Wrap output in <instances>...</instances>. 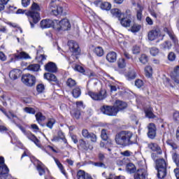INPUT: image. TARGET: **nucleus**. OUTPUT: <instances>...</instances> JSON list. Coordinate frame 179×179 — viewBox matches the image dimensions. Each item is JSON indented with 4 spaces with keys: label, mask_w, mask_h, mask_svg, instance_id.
<instances>
[{
    "label": "nucleus",
    "mask_w": 179,
    "mask_h": 179,
    "mask_svg": "<svg viewBox=\"0 0 179 179\" xmlns=\"http://www.w3.org/2000/svg\"><path fill=\"white\" fill-rule=\"evenodd\" d=\"M115 142L120 146H130L136 143V136L129 131H122L115 136Z\"/></svg>",
    "instance_id": "1"
},
{
    "label": "nucleus",
    "mask_w": 179,
    "mask_h": 179,
    "mask_svg": "<svg viewBox=\"0 0 179 179\" xmlns=\"http://www.w3.org/2000/svg\"><path fill=\"white\" fill-rule=\"evenodd\" d=\"M110 13L113 16L117 17L120 23H134V20H135V16L129 9L126 10L124 13H122L118 8H113L110 10Z\"/></svg>",
    "instance_id": "2"
},
{
    "label": "nucleus",
    "mask_w": 179,
    "mask_h": 179,
    "mask_svg": "<svg viewBox=\"0 0 179 179\" xmlns=\"http://www.w3.org/2000/svg\"><path fill=\"white\" fill-rule=\"evenodd\" d=\"M87 94L94 101H103L107 99V91L104 89H101L98 92L88 91Z\"/></svg>",
    "instance_id": "3"
},
{
    "label": "nucleus",
    "mask_w": 179,
    "mask_h": 179,
    "mask_svg": "<svg viewBox=\"0 0 179 179\" xmlns=\"http://www.w3.org/2000/svg\"><path fill=\"white\" fill-rule=\"evenodd\" d=\"M100 111L102 114L109 115L110 117H115L118 113V110L115 108V106L103 105L100 108Z\"/></svg>",
    "instance_id": "4"
},
{
    "label": "nucleus",
    "mask_w": 179,
    "mask_h": 179,
    "mask_svg": "<svg viewBox=\"0 0 179 179\" xmlns=\"http://www.w3.org/2000/svg\"><path fill=\"white\" fill-rule=\"evenodd\" d=\"M18 127L22 131V132H23L24 135L26 136L27 138L29 139V141L34 142V143H35V145L38 146V148H40V146H41V144L40 143V140H38V138H37V137L34 134H33L31 131H26V129L20 125H18Z\"/></svg>",
    "instance_id": "5"
},
{
    "label": "nucleus",
    "mask_w": 179,
    "mask_h": 179,
    "mask_svg": "<svg viewBox=\"0 0 179 179\" xmlns=\"http://www.w3.org/2000/svg\"><path fill=\"white\" fill-rule=\"evenodd\" d=\"M22 82L27 86H34V85H36V77L29 73L23 75L22 77Z\"/></svg>",
    "instance_id": "6"
},
{
    "label": "nucleus",
    "mask_w": 179,
    "mask_h": 179,
    "mask_svg": "<svg viewBox=\"0 0 179 179\" xmlns=\"http://www.w3.org/2000/svg\"><path fill=\"white\" fill-rule=\"evenodd\" d=\"M68 45L71 52L74 54V55H79L80 54V48H79V45L76 41L72 40L69 41Z\"/></svg>",
    "instance_id": "7"
},
{
    "label": "nucleus",
    "mask_w": 179,
    "mask_h": 179,
    "mask_svg": "<svg viewBox=\"0 0 179 179\" xmlns=\"http://www.w3.org/2000/svg\"><path fill=\"white\" fill-rule=\"evenodd\" d=\"M25 15L29 17V19H32L33 23H38L41 20V17H40V13L34 11H27Z\"/></svg>",
    "instance_id": "8"
},
{
    "label": "nucleus",
    "mask_w": 179,
    "mask_h": 179,
    "mask_svg": "<svg viewBox=\"0 0 179 179\" xmlns=\"http://www.w3.org/2000/svg\"><path fill=\"white\" fill-rule=\"evenodd\" d=\"M82 135L85 139H91V142H97V136L94 133L89 132V130L86 129L82 130Z\"/></svg>",
    "instance_id": "9"
},
{
    "label": "nucleus",
    "mask_w": 179,
    "mask_h": 179,
    "mask_svg": "<svg viewBox=\"0 0 179 179\" xmlns=\"http://www.w3.org/2000/svg\"><path fill=\"white\" fill-rule=\"evenodd\" d=\"M95 6H98L103 10H110L111 9V3L107 1H101V0H96L94 2Z\"/></svg>",
    "instance_id": "10"
},
{
    "label": "nucleus",
    "mask_w": 179,
    "mask_h": 179,
    "mask_svg": "<svg viewBox=\"0 0 179 179\" xmlns=\"http://www.w3.org/2000/svg\"><path fill=\"white\" fill-rule=\"evenodd\" d=\"M39 26L41 29H49V27H52L55 30L61 31V23H40Z\"/></svg>",
    "instance_id": "11"
},
{
    "label": "nucleus",
    "mask_w": 179,
    "mask_h": 179,
    "mask_svg": "<svg viewBox=\"0 0 179 179\" xmlns=\"http://www.w3.org/2000/svg\"><path fill=\"white\" fill-rule=\"evenodd\" d=\"M148 136L150 139H155L156 138V125L154 123H150L148 126Z\"/></svg>",
    "instance_id": "12"
},
{
    "label": "nucleus",
    "mask_w": 179,
    "mask_h": 179,
    "mask_svg": "<svg viewBox=\"0 0 179 179\" xmlns=\"http://www.w3.org/2000/svg\"><path fill=\"white\" fill-rule=\"evenodd\" d=\"M148 177V171L145 169H139L134 173V179H146Z\"/></svg>",
    "instance_id": "13"
},
{
    "label": "nucleus",
    "mask_w": 179,
    "mask_h": 179,
    "mask_svg": "<svg viewBox=\"0 0 179 179\" xmlns=\"http://www.w3.org/2000/svg\"><path fill=\"white\" fill-rule=\"evenodd\" d=\"M45 70L50 73H56L57 71H58V68L57 67V64H55V63L50 62L45 65Z\"/></svg>",
    "instance_id": "14"
},
{
    "label": "nucleus",
    "mask_w": 179,
    "mask_h": 179,
    "mask_svg": "<svg viewBox=\"0 0 179 179\" xmlns=\"http://www.w3.org/2000/svg\"><path fill=\"white\" fill-rule=\"evenodd\" d=\"M155 169H167V162L163 158L157 159L155 161Z\"/></svg>",
    "instance_id": "15"
},
{
    "label": "nucleus",
    "mask_w": 179,
    "mask_h": 179,
    "mask_svg": "<svg viewBox=\"0 0 179 179\" xmlns=\"http://www.w3.org/2000/svg\"><path fill=\"white\" fill-rule=\"evenodd\" d=\"M78 142L80 148H83V150H93V145H90L88 142L83 139H80Z\"/></svg>",
    "instance_id": "16"
},
{
    "label": "nucleus",
    "mask_w": 179,
    "mask_h": 179,
    "mask_svg": "<svg viewBox=\"0 0 179 179\" xmlns=\"http://www.w3.org/2000/svg\"><path fill=\"white\" fill-rule=\"evenodd\" d=\"M148 148L152 152H156V153H157V155H162L163 153V151L162 150V148H160V146H159V144H157L156 143H149Z\"/></svg>",
    "instance_id": "17"
},
{
    "label": "nucleus",
    "mask_w": 179,
    "mask_h": 179,
    "mask_svg": "<svg viewBox=\"0 0 179 179\" xmlns=\"http://www.w3.org/2000/svg\"><path fill=\"white\" fill-rule=\"evenodd\" d=\"M158 36H160V29H152L148 33V40L153 41V40H156Z\"/></svg>",
    "instance_id": "18"
},
{
    "label": "nucleus",
    "mask_w": 179,
    "mask_h": 179,
    "mask_svg": "<svg viewBox=\"0 0 179 179\" xmlns=\"http://www.w3.org/2000/svg\"><path fill=\"white\" fill-rule=\"evenodd\" d=\"M101 138L103 141H106L108 145H113V140L108 136L107 129H103L101 131Z\"/></svg>",
    "instance_id": "19"
},
{
    "label": "nucleus",
    "mask_w": 179,
    "mask_h": 179,
    "mask_svg": "<svg viewBox=\"0 0 179 179\" xmlns=\"http://www.w3.org/2000/svg\"><path fill=\"white\" fill-rule=\"evenodd\" d=\"M164 31L165 33H167V34L170 37L171 40H172L173 43H174V44H177V43H178L177 36H176V34H174V32H173L171 29H169V28L165 27L164 28Z\"/></svg>",
    "instance_id": "20"
},
{
    "label": "nucleus",
    "mask_w": 179,
    "mask_h": 179,
    "mask_svg": "<svg viewBox=\"0 0 179 179\" xmlns=\"http://www.w3.org/2000/svg\"><path fill=\"white\" fill-rule=\"evenodd\" d=\"M77 178L78 179H94L92 178V176H90L89 173H87L83 170H79L77 172Z\"/></svg>",
    "instance_id": "21"
},
{
    "label": "nucleus",
    "mask_w": 179,
    "mask_h": 179,
    "mask_svg": "<svg viewBox=\"0 0 179 179\" xmlns=\"http://www.w3.org/2000/svg\"><path fill=\"white\" fill-rule=\"evenodd\" d=\"M44 78L47 79L49 82H55V83H58V79L57 78V76L51 73H46L44 74Z\"/></svg>",
    "instance_id": "22"
},
{
    "label": "nucleus",
    "mask_w": 179,
    "mask_h": 179,
    "mask_svg": "<svg viewBox=\"0 0 179 179\" xmlns=\"http://www.w3.org/2000/svg\"><path fill=\"white\" fill-rule=\"evenodd\" d=\"M14 58H15V59H30V55L25 52H20L14 54Z\"/></svg>",
    "instance_id": "23"
},
{
    "label": "nucleus",
    "mask_w": 179,
    "mask_h": 179,
    "mask_svg": "<svg viewBox=\"0 0 179 179\" xmlns=\"http://www.w3.org/2000/svg\"><path fill=\"white\" fill-rule=\"evenodd\" d=\"M115 108L118 111H121V110H124V108H127V103L117 100L115 101Z\"/></svg>",
    "instance_id": "24"
},
{
    "label": "nucleus",
    "mask_w": 179,
    "mask_h": 179,
    "mask_svg": "<svg viewBox=\"0 0 179 179\" xmlns=\"http://www.w3.org/2000/svg\"><path fill=\"white\" fill-rule=\"evenodd\" d=\"M106 59L108 62H115L117 61V53L115 52H110L107 54Z\"/></svg>",
    "instance_id": "25"
},
{
    "label": "nucleus",
    "mask_w": 179,
    "mask_h": 179,
    "mask_svg": "<svg viewBox=\"0 0 179 179\" xmlns=\"http://www.w3.org/2000/svg\"><path fill=\"white\" fill-rule=\"evenodd\" d=\"M20 76V71L19 70H12L10 71L9 77L10 79H13V80H16Z\"/></svg>",
    "instance_id": "26"
},
{
    "label": "nucleus",
    "mask_w": 179,
    "mask_h": 179,
    "mask_svg": "<svg viewBox=\"0 0 179 179\" xmlns=\"http://www.w3.org/2000/svg\"><path fill=\"white\" fill-rule=\"evenodd\" d=\"M157 177L159 179L165 178L167 176V168L157 169Z\"/></svg>",
    "instance_id": "27"
},
{
    "label": "nucleus",
    "mask_w": 179,
    "mask_h": 179,
    "mask_svg": "<svg viewBox=\"0 0 179 179\" xmlns=\"http://www.w3.org/2000/svg\"><path fill=\"white\" fill-rule=\"evenodd\" d=\"M126 170L130 174H134V173H136V166L132 163H129L126 166Z\"/></svg>",
    "instance_id": "28"
},
{
    "label": "nucleus",
    "mask_w": 179,
    "mask_h": 179,
    "mask_svg": "<svg viewBox=\"0 0 179 179\" xmlns=\"http://www.w3.org/2000/svg\"><path fill=\"white\" fill-rule=\"evenodd\" d=\"M145 115L148 118H156V115L153 113V108L149 107L145 110Z\"/></svg>",
    "instance_id": "29"
},
{
    "label": "nucleus",
    "mask_w": 179,
    "mask_h": 179,
    "mask_svg": "<svg viewBox=\"0 0 179 179\" xmlns=\"http://www.w3.org/2000/svg\"><path fill=\"white\" fill-rule=\"evenodd\" d=\"M28 71H31V72H38L40 71V66L38 64H30L27 66Z\"/></svg>",
    "instance_id": "30"
},
{
    "label": "nucleus",
    "mask_w": 179,
    "mask_h": 179,
    "mask_svg": "<svg viewBox=\"0 0 179 179\" xmlns=\"http://www.w3.org/2000/svg\"><path fill=\"white\" fill-rule=\"evenodd\" d=\"M53 159H54L57 167H59V170L62 173V174H64V176H66V172H65V169H64V165H62V164H61V162H59V160H58V159H57L55 157H54Z\"/></svg>",
    "instance_id": "31"
},
{
    "label": "nucleus",
    "mask_w": 179,
    "mask_h": 179,
    "mask_svg": "<svg viewBox=\"0 0 179 179\" xmlns=\"http://www.w3.org/2000/svg\"><path fill=\"white\" fill-rule=\"evenodd\" d=\"M61 139L63 141L64 143H67L68 142L66 141V138H65V135H64L62 131H59L58 132V136L54 137V141H59Z\"/></svg>",
    "instance_id": "32"
},
{
    "label": "nucleus",
    "mask_w": 179,
    "mask_h": 179,
    "mask_svg": "<svg viewBox=\"0 0 179 179\" xmlns=\"http://www.w3.org/2000/svg\"><path fill=\"white\" fill-rule=\"evenodd\" d=\"M80 94H82V91L80 90V88L76 87L72 91V95L74 99H78L80 97Z\"/></svg>",
    "instance_id": "33"
},
{
    "label": "nucleus",
    "mask_w": 179,
    "mask_h": 179,
    "mask_svg": "<svg viewBox=\"0 0 179 179\" xmlns=\"http://www.w3.org/2000/svg\"><path fill=\"white\" fill-rule=\"evenodd\" d=\"M94 52L97 55V57H103V55H104V50H103V48L100 46L95 48Z\"/></svg>",
    "instance_id": "34"
},
{
    "label": "nucleus",
    "mask_w": 179,
    "mask_h": 179,
    "mask_svg": "<svg viewBox=\"0 0 179 179\" xmlns=\"http://www.w3.org/2000/svg\"><path fill=\"white\" fill-rule=\"evenodd\" d=\"M172 160L175 163L176 166L179 170V154H177V152H174L172 154Z\"/></svg>",
    "instance_id": "35"
},
{
    "label": "nucleus",
    "mask_w": 179,
    "mask_h": 179,
    "mask_svg": "<svg viewBox=\"0 0 179 179\" xmlns=\"http://www.w3.org/2000/svg\"><path fill=\"white\" fill-rule=\"evenodd\" d=\"M139 62L143 64V65H146V64L149 62V57L145 54H142L139 57Z\"/></svg>",
    "instance_id": "36"
},
{
    "label": "nucleus",
    "mask_w": 179,
    "mask_h": 179,
    "mask_svg": "<svg viewBox=\"0 0 179 179\" xmlns=\"http://www.w3.org/2000/svg\"><path fill=\"white\" fill-rule=\"evenodd\" d=\"M36 169L38 171L39 176H43V174H45V170L43 168V163L39 162L37 164Z\"/></svg>",
    "instance_id": "37"
},
{
    "label": "nucleus",
    "mask_w": 179,
    "mask_h": 179,
    "mask_svg": "<svg viewBox=\"0 0 179 179\" xmlns=\"http://www.w3.org/2000/svg\"><path fill=\"white\" fill-rule=\"evenodd\" d=\"M145 76H147V78H152V73L153 72V69H152V66H147L145 68Z\"/></svg>",
    "instance_id": "38"
},
{
    "label": "nucleus",
    "mask_w": 179,
    "mask_h": 179,
    "mask_svg": "<svg viewBox=\"0 0 179 179\" xmlns=\"http://www.w3.org/2000/svg\"><path fill=\"white\" fill-rule=\"evenodd\" d=\"M71 24L70 23H61L60 24V30L65 31L66 30H71Z\"/></svg>",
    "instance_id": "39"
},
{
    "label": "nucleus",
    "mask_w": 179,
    "mask_h": 179,
    "mask_svg": "<svg viewBox=\"0 0 179 179\" xmlns=\"http://www.w3.org/2000/svg\"><path fill=\"white\" fill-rule=\"evenodd\" d=\"M117 65L118 67L120 68V69H122L127 66V63L125 62V59L124 58H120L117 61Z\"/></svg>",
    "instance_id": "40"
},
{
    "label": "nucleus",
    "mask_w": 179,
    "mask_h": 179,
    "mask_svg": "<svg viewBox=\"0 0 179 179\" xmlns=\"http://www.w3.org/2000/svg\"><path fill=\"white\" fill-rule=\"evenodd\" d=\"M127 78L128 80H134L136 78V73L134 71H129L127 75Z\"/></svg>",
    "instance_id": "41"
},
{
    "label": "nucleus",
    "mask_w": 179,
    "mask_h": 179,
    "mask_svg": "<svg viewBox=\"0 0 179 179\" xmlns=\"http://www.w3.org/2000/svg\"><path fill=\"white\" fill-rule=\"evenodd\" d=\"M160 47L162 50H170V48H171V42L165 41L164 43L160 45Z\"/></svg>",
    "instance_id": "42"
},
{
    "label": "nucleus",
    "mask_w": 179,
    "mask_h": 179,
    "mask_svg": "<svg viewBox=\"0 0 179 179\" xmlns=\"http://www.w3.org/2000/svg\"><path fill=\"white\" fill-rule=\"evenodd\" d=\"M167 58L168 61H170V62H174V61H176V59L177 58V55H176V53H174V52H171L168 54Z\"/></svg>",
    "instance_id": "43"
},
{
    "label": "nucleus",
    "mask_w": 179,
    "mask_h": 179,
    "mask_svg": "<svg viewBox=\"0 0 179 179\" xmlns=\"http://www.w3.org/2000/svg\"><path fill=\"white\" fill-rule=\"evenodd\" d=\"M66 85L68 87H74V86H76V81L72 78H69L67 79L66 81Z\"/></svg>",
    "instance_id": "44"
},
{
    "label": "nucleus",
    "mask_w": 179,
    "mask_h": 179,
    "mask_svg": "<svg viewBox=\"0 0 179 179\" xmlns=\"http://www.w3.org/2000/svg\"><path fill=\"white\" fill-rule=\"evenodd\" d=\"M55 124V119L49 118L48 120V122L46 123V127H48V128H50V129H52V127H54Z\"/></svg>",
    "instance_id": "45"
},
{
    "label": "nucleus",
    "mask_w": 179,
    "mask_h": 179,
    "mask_svg": "<svg viewBox=\"0 0 179 179\" xmlns=\"http://www.w3.org/2000/svg\"><path fill=\"white\" fill-rule=\"evenodd\" d=\"M141 26L138 24H134L133 26H131L130 30L132 31V33H138L141 30Z\"/></svg>",
    "instance_id": "46"
},
{
    "label": "nucleus",
    "mask_w": 179,
    "mask_h": 179,
    "mask_svg": "<svg viewBox=\"0 0 179 179\" xmlns=\"http://www.w3.org/2000/svg\"><path fill=\"white\" fill-rule=\"evenodd\" d=\"M63 10H64V8H62V6H57V10L52 9V12L53 15H55V16H57V15H61Z\"/></svg>",
    "instance_id": "47"
},
{
    "label": "nucleus",
    "mask_w": 179,
    "mask_h": 179,
    "mask_svg": "<svg viewBox=\"0 0 179 179\" xmlns=\"http://www.w3.org/2000/svg\"><path fill=\"white\" fill-rule=\"evenodd\" d=\"M6 115L8 118V120H10V121H12V122H13L14 124H16V120H14V118L17 119V116L16 115H15L13 113H10L9 114H6Z\"/></svg>",
    "instance_id": "48"
},
{
    "label": "nucleus",
    "mask_w": 179,
    "mask_h": 179,
    "mask_svg": "<svg viewBox=\"0 0 179 179\" xmlns=\"http://www.w3.org/2000/svg\"><path fill=\"white\" fill-rule=\"evenodd\" d=\"M36 118V121H38V122H40L41 121H44V120H45V116L43 115V113H37L35 115Z\"/></svg>",
    "instance_id": "49"
},
{
    "label": "nucleus",
    "mask_w": 179,
    "mask_h": 179,
    "mask_svg": "<svg viewBox=\"0 0 179 179\" xmlns=\"http://www.w3.org/2000/svg\"><path fill=\"white\" fill-rule=\"evenodd\" d=\"M133 54H139L141 52V46L135 45L131 49Z\"/></svg>",
    "instance_id": "50"
},
{
    "label": "nucleus",
    "mask_w": 179,
    "mask_h": 179,
    "mask_svg": "<svg viewBox=\"0 0 179 179\" xmlns=\"http://www.w3.org/2000/svg\"><path fill=\"white\" fill-rule=\"evenodd\" d=\"M166 143H167V145L171 146V148H172V149H173V150L177 149L178 148L177 146V144H176V143H174V141H173L172 140H167Z\"/></svg>",
    "instance_id": "51"
},
{
    "label": "nucleus",
    "mask_w": 179,
    "mask_h": 179,
    "mask_svg": "<svg viewBox=\"0 0 179 179\" xmlns=\"http://www.w3.org/2000/svg\"><path fill=\"white\" fill-rule=\"evenodd\" d=\"M6 174H9V170L2 166H0V176H5Z\"/></svg>",
    "instance_id": "52"
},
{
    "label": "nucleus",
    "mask_w": 179,
    "mask_h": 179,
    "mask_svg": "<svg viewBox=\"0 0 179 179\" xmlns=\"http://www.w3.org/2000/svg\"><path fill=\"white\" fill-rule=\"evenodd\" d=\"M150 52L151 55H152V57H156V55H157V54H159V49H157V48H152L150 50Z\"/></svg>",
    "instance_id": "53"
},
{
    "label": "nucleus",
    "mask_w": 179,
    "mask_h": 179,
    "mask_svg": "<svg viewBox=\"0 0 179 179\" xmlns=\"http://www.w3.org/2000/svg\"><path fill=\"white\" fill-rule=\"evenodd\" d=\"M31 10H41V8H40V6L37 3H33L31 6Z\"/></svg>",
    "instance_id": "54"
},
{
    "label": "nucleus",
    "mask_w": 179,
    "mask_h": 179,
    "mask_svg": "<svg viewBox=\"0 0 179 179\" xmlns=\"http://www.w3.org/2000/svg\"><path fill=\"white\" fill-rule=\"evenodd\" d=\"M0 166L6 169V170H9V168H8V166H6V164H5V159L3 157H0Z\"/></svg>",
    "instance_id": "55"
},
{
    "label": "nucleus",
    "mask_w": 179,
    "mask_h": 179,
    "mask_svg": "<svg viewBox=\"0 0 179 179\" xmlns=\"http://www.w3.org/2000/svg\"><path fill=\"white\" fill-rule=\"evenodd\" d=\"M45 87H44V85L39 84L36 86V90L38 93H43L44 92V90Z\"/></svg>",
    "instance_id": "56"
},
{
    "label": "nucleus",
    "mask_w": 179,
    "mask_h": 179,
    "mask_svg": "<svg viewBox=\"0 0 179 179\" xmlns=\"http://www.w3.org/2000/svg\"><path fill=\"white\" fill-rule=\"evenodd\" d=\"M135 86H136V87H138V89L142 87V86H143V81L141 79L136 80Z\"/></svg>",
    "instance_id": "57"
},
{
    "label": "nucleus",
    "mask_w": 179,
    "mask_h": 179,
    "mask_svg": "<svg viewBox=\"0 0 179 179\" xmlns=\"http://www.w3.org/2000/svg\"><path fill=\"white\" fill-rule=\"evenodd\" d=\"M74 69L78 72H80V73H83L85 72V69L80 65H76Z\"/></svg>",
    "instance_id": "58"
},
{
    "label": "nucleus",
    "mask_w": 179,
    "mask_h": 179,
    "mask_svg": "<svg viewBox=\"0 0 179 179\" xmlns=\"http://www.w3.org/2000/svg\"><path fill=\"white\" fill-rule=\"evenodd\" d=\"M24 111H25V113H27L28 114H36V110H34V108H33L26 107L24 108Z\"/></svg>",
    "instance_id": "59"
},
{
    "label": "nucleus",
    "mask_w": 179,
    "mask_h": 179,
    "mask_svg": "<svg viewBox=\"0 0 179 179\" xmlns=\"http://www.w3.org/2000/svg\"><path fill=\"white\" fill-rule=\"evenodd\" d=\"M120 155L122 156H124V157H129L130 156H132V152L129 150H126L124 152H120Z\"/></svg>",
    "instance_id": "60"
},
{
    "label": "nucleus",
    "mask_w": 179,
    "mask_h": 179,
    "mask_svg": "<svg viewBox=\"0 0 179 179\" xmlns=\"http://www.w3.org/2000/svg\"><path fill=\"white\" fill-rule=\"evenodd\" d=\"M136 17L138 22L142 21V8H140L139 10H137Z\"/></svg>",
    "instance_id": "61"
},
{
    "label": "nucleus",
    "mask_w": 179,
    "mask_h": 179,
    "mask_svg": "<svg viewBox=\"0 0 179 179\" xmlns=\"http://www.w3.org/2000/svg\"><path fill=\"white\" fill-rule=\"evenodd\" d=\"M173 120L175 122L179 124V111H175L173 113Z\"/></svg>",
    "instance_id": "62"
},
{
    "label": "nucleus",
    "mask_w": 179,
    "mask_h": 179,
    "mask_svg": "<svg viewBox=\"0 0 179 179\" xmlns=\"http://www.w3.org/2000/svg\"><path fill=\"white\" fill-rule=\"evenodd\" d=\"M36 59H38V62L43 63V61H45L47 59V56L41 55L40 56L36 57Z\"/></svg>",
    "instance_id": "63"
},
{
    "label": "nucleus",
    "mask_w": 179,
    "mask_h": 179,
    "mask_svg": "<svg viewBox=\"0 0 179 179\" xmlns=\"http://www.w3.org/2000/svg\"><path fill=\"white\" fill-rule=\"evenodd\" d=\"M98 159L99 162H104V160L106 159V155H104L103 152H99L98 154Z\"/></svg>",
    "instance_id": "64"
}]
</instances>
